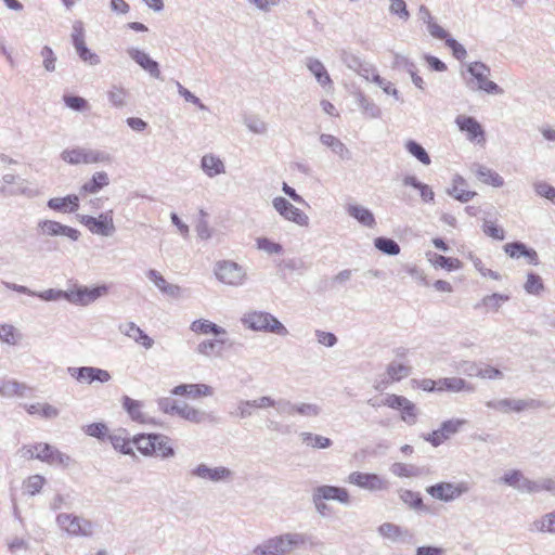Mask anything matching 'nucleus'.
I'll return each instance as SVG.
<instances>
[{
  "label": "nucleus",
  "instance_id": "nucleus-1",
  "mask_svg": "<svg viewBox=\"0 0 555 555\" xmlns=\"http://www.w3.org/2000/svg\"><path fill=\"white\" fill-rule=\"evenodd\" d=\"M461 76L466 88L473 92L483 91L488 94H503L504 90L489 79L490 67L482 62H473L467 65Z\"/></svg>",
  "mask_w": 555,
  "mask_h": 555
},
{
  "label": "nucleus",
  "instance_id": "nucleus-2",
  "mask_svg": "<svg viewBox=\"0 0 555 555\" xmlns=\"http://www.w3.org/2000/svg\"><path fill=\"white\" fill-rule=\"evenodd\" d=\"M306 542V534L286 532L266 540L254 550L253 555H291L293 552L304 546Z\"/></svg>",
  "mask_w": 555,
  "mask_h": 555
},
{
  "label": "nucleus",
  "instance_id": "nucleus-3",
  "mask_svg": "<svg viewBox=\"0 0 555 555\" xmlns=\"http://www.w3.org/2000/svg\"><path fill=\"white\" fill-rule=\"evenodd\" d=\"M242 324L254 332L272 333L279 336L288 335V330L271 313L266 311H248L241 318Z\"/></svg>",
  "mask_w": 555,
  "mask_h": 555
},
{
  "label": "nucleus",
  "instance_id": "nucleus-4",
  "mask_svg": "<svg viewBox=\"0 0 555 555\" xmlns=\"http://www.w3.org/2000/svg\"><path fill=\"white\" fill-rule=\"evenodd\" d=\"M21 452L24 457L37 459L49 465H56L63 468L69 467L74 462L69 455L61 452L55 447L43 442H39L34 446H24Z\"/></svg>",
  "mask_w": 555,
  "mask_h": 555
},
{
  "label": "nucleus",
  "instance_id": "nucleus-5",
  "mask_svg": "<svg viewBox=\"0 0 555 555\" xmlns=\"http://www.w3.org/2000/svg\"><path fill=\"white\" fill-rule=\"evenodd\" d=\"M64 162L70 165H90V164H111L113 157L111 154L101 150H93L88 147H74L64 150L61 154Z\"/></svg>",
  "mask_w": 555,
  "mask_h": 555
},
{
  "label": "nucleus",
  "instance_id": "nucleus-6",
  "mask_svg": "<svg viewBox=\"0 0 555 555\" xmlns=\"http://www.w3.org/2000/svg\"><path fill=\"white\" fill-rule=\"evenodd\" d=\"M57 526L70 537L90 538L94 532V524L82 516L61 513L56 516Z\"/></svg>",
  "mask_w": 555,
  "mask_h": 555
},
{
  "label": "nucleus",
  "instance_id": "nucleus-7",
  "mask_svg": "<svg viewBox=\"0 0 555 555\" xmlns=\"http://www.w3.org/2000/svg\"><path fill=\"white\" fill-rule=\"evenodd\" d=\"M215 275L221 283L230 286H242L247 280L246 269L233 260L218 261Z\"/></svg>",
  "mask_w": 555,
  "mask_h": 555
},
{
  "label": "nucleus",
  "instance_id": "nucleus-8",
  "mask_svg": "<svg viewBox=\"0 0 555 555\" xmlns=\"http://www.w3.org/2000/svg\"><path fill=\"white\" fill-rule=\"evenodd\" d=\"M113 214V210H107L99 217L78 215L77 218L92 234L108 237L116 232Z\"/></svg>",
  "mask_w": 555,
  "mask_h": 555
},
{
  "label": "nucleus",
  "instance_id": "nucleus-9",
  "mask_svg": "<svg viewBox=\"0 0 555 555\" xmlns=\"http://www.w3.org/2000/svg\"><path fill=\"white\" fill-rule=\"evenodd\" d=\"M469 491L466 482L441 481L426 488V492L434 499L442 502H452Z\"/></svg>",
  "mask_w": 555,
  "mask_h": 555
},
{
  "label": "nucleus",
  "instance_id": "nucleus-10",
  "mask_svg": "<svg viewBox=\"0 0 555 555\" xmlns=\"http://www.w3.org/2000/svg\"><path fill=\"white\" fill-rule=\"evenodd\" d=\"M72 42L76 50V53L80 60L91 66L99 65L101 63L100 56L91 52L85 41L83 25L80 21H77L73 25Z\"/></svg>",
  "mask_w": 555,
  "mask_h": 555
},
{
  "label": "nucleus",
  "instance_id": "nucleus-11",
  "mask_svg": "<svg viewBox=\"0 0 555 555\" xmlns=\"http://www.w3.org/2000/svg\"><path fill=\"white\" fill-rule=\"evenodd\" d=\"M272 206L285 220L292 221L300 227H307L309 224V217L282 196L274 197Z\"/></svg>",
  "mask_w": 555,
  "mask_h": 555
},
{
  "label": "nucleus",
  "instance_id": "nucleus-12",
  "mask_svg": "<svg viewBox=\"0 0 555 555\" xmlns=\"http://www.w3.org/2000/svg\"><path fill=\"white\" fill-rule=\"evenodd\" d=\"M67 372L73 378L81 384H92L93 382L105 384L112 378L108 371L94 366H69Z\"/></svg>",
  "mask_w": 555,
  "mask_h": 555
},
{
  "label": "nucleus",
  "instance_id": "nucleus-13",
  "mask_svg": "<svg viewBox=\"0 0 555 555\" xmlns=\"http://www.w3.org/2000/svg\"><path fill=\"white\" fill-rule=\"evenodd\" d=\"M189 475L192 478H197L201 480L220 482L230 480L233 476V473L224 466L209 467L208 465L201 463L193 467L189 472Z\"/></svg>",
  "mask_w": 555,
  "mask_h": 555
},
{
  "label": "nucleus",
  "instance_id": "nucleus-14",
  "mask_svg": "<svg viewBox=\"0 0 555 555\" xmlns=\"http://www.w3.org/2000/svg\"><path fill=\"white\" fill-rule=\"evenodd\" d=\"M107 293L105 285L89 288L87 286H76L68 289L67 301L77 306H88Z\"/></svg>",
  "mask_w": 555,
  "mask_h": 555
},
{
  "label": "nucleus",
  "instance_id": "nucleus-15",
  "mask_svg": "<svg viewBox=\"0 0 555 555\" xmlns=\"http://www.w3.org/2000/svg\"><path fill=\"white\" fill-rule=\"evenodd\" d=\"M486 405L490 409H494L503 413H508L511 411L521 412L527 409H538L542 406V403L535 399L524 400L505 398L487 401Z\"/></svg>",
  "mask_w": 555,
  "mask_h": 555
},
{
  "label": "nucleus",
  "instance_id": "nucleus-16",
  "mask_svg": "<svg viewBox=\"0 0 555 555\" xmlns=\"http://www.w3.org/2000/svg\"><path fill=\"white\" fill-rule=\"evenodd\" d=\"M37 230L44 236H66L74 242L78 241L81 235L75 228L48 219L40 220L37 224Z\"/></svg>",
  "mask_w": 555,
  "mask_h": 555
},
{
  "label": "nucleus",
  "instance_id": "nucleus-17",
  "mask_svg": "<svg viewBox=\"0 0 555 555\" xmlns=\"http://www.w3.org/2000/svg\"><path fill=\"white\" fill-rule=\"evenodd\" d=\"M348 480L369 491H383L389 488L388 481L377 474L353 472L349 475Z\"/></svg>",
  "mask_w": 555,
  "mask_h": 555
},
{
  "label": "nucleus",
  "instance_id": "nucleus-18",
  "mask_svg": "<svg viewBox=\"0 0 555 555\" xmlns=\"http://www.w3.org/2000/svg\"><path fill=\"white\" fill-rule=\"evenodd\" d=\"M126 52L128 56L152 78L163 79L158 62L153 60L145 51L130 47L127 48Z\"/></svg>",
  "mask_w": 555,
  "mask_h": 555
},
{
  "label": "nucleus",
  "instance_id": "nucleus-19",
  "mask_svg": "<svg viewBox=\"0 0 555 555\" xmlns=\"http://www.w3.org/2000/svg\"><path fill=\"white\" fill-rule=\"evenodd\" d=\"M459 129L466 134L468 141L485 142V130L478 120L472 116L459 115L455 118Z\"/></svg>",
  "mask_w": 555,
  "mask_h": 555
},
{
  "label": "nucleus",
  "instance_id": "nucleus-20",
  "mask_svg": "<svg viewBox=\"0 0 555 555\" xmlns=\"http://www.w3.org/2000/svg\"><path fill=\"white\" fill-rule=\"evenodd\" d=\"M146 278L159 289L160 293L170 298L179 299L183 296V289L177 284H171L155 269L146 272Z\"/></svg>",
  "mask_w": 555,
  "mask_h": 555
},
{
  "label": "nucleus",
  "instance_id": "nucleus-21",
  "mask_svg": "<svg viewBox=\"0 0 555 555\" xmlns=\"http://www.w3.org/2000/svg\"><path fill=\"white\" fill-rule=\"evenodd\" d=\"M271 404L272 398L270 396H262L254 400H240L232 414L244 420L250 417L255 409H268Z\"/></svg>",
  "mask_w": 555,
  "mask_h": 555
},
{
  "label": "nucleus",
  "instance_id": "nucleus-22",
  "mask_svg": "<svg viewBox=\"0 0 555 555\" xmlns=\"http://www.w3.org/2000/svg\"><path fill=\"white\" fill-rule=\"evenodd\" d=\"M2 182L9 185L8 188L2 186V193L8 192L12 195L22 194L28 197H33L37 194V192L29 186V183L18 176L5 173L2 176Z\"/></svg>",
  "mask_w": 555,
  "mask_h": 555
},
{
  "label": "nucleus",
  "instance_id": "nucleus-23",
  "mask_svg": "<svg viewBox=\"0 0 555 555\" xmlns=\"http://www.w3.org/2000/svg\"><path fill=\"white\" fill-rule=\"evenodd\" d=\"M325 501H337L340 504L349 505L351 498L347 489L336 486L323 485L314 489Z\"/></svg>",
  "mask_w": 555,
  "mask_h": 555
},
{
  "label": "nucleus",
  "instance_id": "nucleus-24",
  "mask_svg": "<svg viewBox=\"0 0 555 555\" xmlns=\"http://www.w3.org/2000/svg\"><path fill=\"white\" fill-rule=\"evenodd\" d=\"M212 392V388L206 384H181L171 390L175 396H188L192 399L208 397Z\"/></svg>",
  "mask_w": 555,
  "mask_h": 555
},
{
  "label": "nucleus",
  "instance_id": "nucleus-25",
  "mask_svg": "<svg viewBox=\"0 0 555 555\" xmlns=\"http://www.w3.org/2000/svg\"><path fill=\"white\" fill-rule=\"evenodd\" d=\"M47 206L50 209L62 214L75 212L79 208V196L76 194H69L65 197H53L48 201Z\"/></svg>",
  "mask_w": 555,
  "mask_h": 555
},
{
  "label": "nucleus",
  "instance_id": "nucleus-26",
  "mask_svg": "<svg viewBox=\"0 0 555 555\" xmlns=\"http://www.w3.org/2000/svg\"><path fill=\"white\" fill-rule=\"evenodd\" d=\"M346 211L363 227L369 229L376 227L374 214L369 208L359 204H349L346 206Z\"/></svg>",
  "mask_w": 555,
  "mask_h": 555
},
{
  "label": "nucleus",
  "instance_id": "nucleus-27",
  "mask_svg": "<svg viewBox=\"0 0 555 555\" xmlns=\"http://www.w3.org/2000/svg\"><path fill=\"white\" fill-rule=\"evenodd\" d=\"M466 185V180L462 176L455 175L452 179V185L447 190V193L461 203H467L473 199L477 193L475 191L464 190L463 188Z\"/></svg>",
  "mask_w": 555,
  "mask_h": 555
},
{
  "label": "nucleus",
  "instance_id": "nucleus-28",
  "mask_svg": "<svg viewBox=\"0 0 555 555\" xmlns=\"http://www.w3.org/2000/svg\"><path fill=\"white\" fill-rule=\"evenodd\" d=\"M472 171L476 175L479 181L494 188H501L504 184L503 178L491 168L481 164H473Z\"/></svg>",
  "mask_w": 555,
  "mask_h": 555
},
{
  "label": "nucleus",
  "instance_id": "nucleus-29",
  "mask_svg": "<svg viewBox=\"0 0 555 555\" xmlns=\"http://www.w3.org/2000/svg\"><path fill=\"white\" fill-rule=\"evenodd\" d=\"M410 373H411L410 366L399 363V362H396V361H392L387 365V369H386V374L388 376V380L378 383L375 386V389L383 390L384 388H386L387 384L392 383V382H399L402 378L408 377L410 375Z\"/></svg>",
  "mask_w": 555,
  "mask_h": 555
},
{
  "label": "nucleus",
  "instance_id": "nucleus-30",
  "mask_svg": "<svg viewBox=\"0 0 555 555\" xmlns=\"http://www.w3.org/2000/svg\"><path fill=\"white\" fill-rule=\"evenodd\" d=\"M201 168L209 178L225 173V165L223 160L215 154H205L201 159Z\"/></svg>",
  "mask_w": 555,
  "mask_h": 555
},
{
  "label": "nucleus",
  "instance_id": "nucleus-31",
  "mask_svg": "<svg viewBox=\"0 0 555 555\" xmlns=\"http://www.w3.org/2000/svg\"><path fill=\"white\" fill-rule=\"evenodd\" d=\"M119 330L122 334L142 345L145 349H150L154 345V340L133 322L120 325Z\"/></svg>",
  "mask_w": 555,
  "mask_h": 555
},
{
  "label": "nucleus",
  "instance_id": "nucleus-32",
  "mask_svg": "<svg viewBox=\"0 0 555 555\" xmlns=\"http://www.w3.org/2000/svg\"><path fill=\"white\" fill-rule=\"evenodd\" d=\"M320 142L328 147L334 154H336L343 160H349L351 153L345 143L337 137L328 133H322L320 135Z\"/></svg>",
  "mask_w": 555,
  "mask_h": 555
},
{
  "label": "nucleus",
  "instance_id": "nucleus-33",
  "mask_svg": "<svg viewBox=\"0 0 555 555\" xmlns=\"http://www.w3.org/2000/svg\"><path fill=\"white\" fill-rule=\"evenodd\" d=\"M179 416L185 421L193 423V424H202L205 422L214 421V416L211 413H208L201 409L193 408L185 402L181 403V410L179 411Z\"/></svg>",
  "mask_w": 555,
  "mask_h": 555
},
{
  "label": "nucleus",
  "instance_id": "nucleus-34",
  "mask_svg": "<svg viewBox=\"0 0 555 555\" xmlns=\"http://www.w3.org/2000/svg\"><path fill=\"white\" fill-rule=\"evenodd\" d=\"M451 391V392H461L467 391L473 392L475 388L468 384L465 379L460 377H444L438 380L437 391Z\"/></svg>",
  "mask_w": 555,
  "mask_h": 555
},
{
  "label": "nucleus",
  "instance_id": "nucleus-35",
  "mask_svg": "<svg viewBox=\"0 0 555 555\" xmlns=\"http://www.w3.org/2000/svg\"><path fill=\"white\" fill-rule=\"evenodd\" d=\"M377 532L385 539L391 542L404 541L410 538L409 530L403 529L392 522H384L377 528Z\"/></svg>",
  "mask_w": 555,
  "mask_h": 555
},
{
  "label": "nucleus",
  "instance_id": "nucleus-36",
  "mask_svg": "<svg viewBox=\"0 0 555 555\" xmlns=\"http://www.w3.org/2000/svg\"><path fill=\"white\" fill-rule=\"evenodd\" d=\"M122 408L127 411L132 421L146 423L149 417L143 412V402L128 396L122 397Z\"/></svg>",
  "mask_w": 555,
  "mask_h": 555
},
{
  "label": "nucleus",
  "instance_id": "nucleus-37",
  "mask_svg": "<svg viewBox=\"0 0 555 555\" xmlns=\"http://www.w3.org/2000/svg\"><path fill=\"white\" fill-rule=\"evenodd\" d=\"M109 184L108 175L105 171H96L92 178L83 183L80 192L83 194H95Z\"/></svg>",
  "mask_w": 555,
  "mask_h": 555
},
{
  "label": "nucleus",
  "instance_id": "nucleus-38",
  "mask_svg": "<svg viewBox=\"0 0 555 555\" xmlns=\"http://www.w3.org/2000/svg\"><path fill=\"white\" fill-rule=\"evenodd\" d=\"M190 330L197 334H214L215 336H223L227 334L225 328L205 319L195 320L191 323Z\"/></svg>",
  "mask_w": 555,
  "mask_h": 555
},
{
  "label": "nucleus",
  "instance_id": "nucleus-39",
  "mask_svg": "<svg viewBox=\"0 0 555 555\" xmlns=\"http://www.w3.org/2000/svg\"><path fill=\"white\" fill-rule=\"evenodd\" d=\"M403 185L412 186L420 191V195L423 202L425 203H434L435 193L433 189L420 180L415 176H405L402 180Z\"/></svg>",
  "mask_w": 555,
  "mask_h": 555
},
{
  "label": "nucleus",
  "instance_id": "nucleus-40",
  "mask_svg": "<svg viewBox=\"0 0 555 555\" xmlns=\"http://www.w3.org/2000/svg\"><path fill=\"white\" fill-rule=\"evenodd\" d=\"M306 65L321 86H326L332 82L326 68L324 67L321 61H319L318 59L308 57L306 61Z\"/></svg>",
  "mask_w": 555,
  "mask_h": 555
},
{
  "label": "nucleus",
  "instance_id": "nucleus-41",
  "mask_svg": "<svg viewBox=\"0 0 555 555\" xmlns=\"http://www.w3.org/2000/svg\"><path fill=\"white\" fill-rule=\"evenodd\" d=\"M530 531L540 533H555V512L544 514L530 525Z\"/></svg>",
  "mask_w": 555,
  "mask_h": 555
},
{
  "label": "nucleus",
  "instance_id": "nucleus-42",
  "mask_svg": "<svg viewBox=\"0 0 555 555\" xmlns=\"http://www.w3.org/2000/svg\"><path fill=\"white\" fill-rule=\"evenodd\" d=\"M30 415H40L46 420H54L59 416L60 411L52 404L49 403H34L26 408Z\"/></svg>",
  "mask_w": 555,
  "mask_h": 555
},
{
  "label": "nucleus",
  "instance_id": "nucleus-43",
  "mask_svg": "<svg viewBox=\"0 0 555 555\" xmlns=\"http://www.w3.org/2000/svg\"><path fill=\"white\" fill-rule=\"evenodd\" d=\"M509 297L507 295L494 293L492 295L485 296L480 302L475 305V309H480L481 307H485L487 311H498L502 304L507 301Z\"/></svg>",
  "mask_w": 555,
  "mask_h": 555
},
{
  "label": "nucleus",
  "instance_id": "nucleus-44",
  "mask_svg": "<svg viewBox=\"0 0 555 555\" xmlns=\"http://www.w3.org/2000/svg\"><path fill=\"white\" fill-rule=\"evenodd\" d=\"M429 261L435 266L449 271L456 270L461 267V261L456 258H449L435 253L427 254Z\"/></svg>",
  "mask_w": 555,
  "mask_h": 555
},
{
  "label": "nucleus",
  "instance_id": "nucleus-45",
  "mask_svg": "<svg viewBox=\"0 0 555 555\" xmlns=\"http://www.w3.org/2000/svg\"><path fill=\"white\" fill-rule=\"evenodd\" d=\"M153 440L155 441V453L162 459H169L176 454L175 449L170 444L169 437L157 434L156 438H153Z\"/></svg>",
  "mask_w": 555,
  "mask_h": 555
},
{
  "label": "nucleus",
  "instance_id": "nucleus-46",
  "mask_svg": "<svg viewBox=\"0 0 555 555\" xmlns=\"http://www.w3.org/2000/svg\"><path fill=\"white\" fill-rule=\"evenodd\" d=\"M374 246L379 251H382L383 254L388 255V256H397L398 254H400V246L392 238H388V237H384V236L376 237L374 240Z\"/></svg>",
  "mask_w": 555,
  "mask_h": 555
},
{
  "label": "nucleus",
  "instance_id": "nucleus-47",
  "mask_svg": "<svg viewBox=\"0 0 555 555\" xmlns=\"http://www.w3.org/2000/svg\"><path fill=\"white\" fill-rule=\"evenodd\" d=\"M157 434L140 435L134 438L133 443L137 449L144 455H152L155 453V441Z\"/></svg>",
  "mask_w": 555,
  "mask_h": 555
},
{
  "label": "nucleus",
  "instance_id": "nucleus-48",
  "mask_svg": "<svg viewBox=\"0 0 555 555\" xmlns=\"http://www.w3.org/2000/svg\"><path fill=\"white\" fill-rule=\"evenodd\" d=\"M405 150L425 166L430 165L431 160L426 150L416 141L409 140L405 142Z\"/></svg>",
  "mask_w": 555,
  "mask_h": 555
},
{
  "label": "nucleus",
  "instance_id": "nucleus-49",
  "mask_svg": "<svg viewBox=\"0 0 555 555\" xmlns=\"http://www.w3.org/2000/svg\"><path fill=\"white\" fill-rule=\"evenodd\" d=\"M502 481L524 493L527 477L519 470H512L504 474Z\"/></svg>",
  "mask_w": 555,
  "mask_h": 555
},
{
  "label": "nucleus",
  "instance_id": "nucleus-50",
  "mask_svg": "<svg viewBox=\"0 0 555 555\" xmlns=\"http://www.w3.org/2000/svg\"><path fill=\"white\" fill-rule=\"evenodd\" d=\"M243 122L255 134H266L268 131V124L256 115H246Z\"/></svg>",
  "mask_w": 555,
  "mask_h": 555
},
{
  "label": "nucleus",
  "instance_id": "nucleus-51",
  "mask_svg": "<svg viewBox=\"0 0 555 555\" xmlns=\"http://www.w3.org/2000/svg\"><path fill=\"white\" fill-rule=\"evenodd\" d=\"M466 424V420L451 418L441 423L439 429L443 433L446 440L450 439L453 435L457 434L462 426Z\"/></svg>",
  "mask_w": 555,
  "mask_h": 555
},
{
  "label": "nucleus",
  "instance_id": "nucleus-52",
  "mask_svg": "<svg viewBox=\"0 0 555 555\" xmlns=\"http://www.w3.org/2000/svg\"><path fill=\"white\" fill-rule=\"evenodd\" d=\"M23 340V334L13 325L2 324V343L17 346Z\"/></svg>",
  "mask_w": 555,
  "mask_h": 555
},
{
  "label": "nucleus",
  "instance_id": "nucleus-53",
  "mask_svg": "<svg viewBox=\"0 0 555 555\" xmlns=\"http://www.w3.org/2000/svg\"><path fill=\"white\" fill-rule=\"evenodd\" d=\"M127 90L119 86H112V88L107 92V98L111 104L115 107H124L127 102Z\"/></svg>",
  "mask_w": 555,
  "mask_h": 555
},
{
  "label": "nucleus",
  "instance_id": "nucleus-54",
  "mask_svg": "<svg viewBox=\"0 0 555 555\" xmlns=\"http://www.w3.org/2000/svg\"><path fill=\"white\" fill-rule=\"evenodd\" d=\"M269 408H275L278 414L293 416L296 414L297 403H293L292 401L281 398L275 400L272 398V404Z\"/></svg>",
  "mask_w": 555,
  "mask_h": 555
},
{
  "label": "nucleus",
  "instance_id": "nucleus-55",
  "mask_svg": "<svg viewBox=\"0 0 555 555\" xmlns=\"http://www.w3.org/2000/svg\"><path fill=\"white\" fill-rule=\"evenodd\" d=\"M302 441L308 446L319 449H326L332 446V440L327 437H323L321 435H314L311 433H302L301 434Z\"/></svg>",
  "mask_w": 555,
  "mask_h": 555
},
{
  "label": "nucleus",
  "instance_id": "nucleus-56",
  "mask_svg": "<svg viewBox=\"0 0 555 555\" xmlns=\"http://www.w3.org/2000/svg\"><path fill=\"white\" fill-rule=\"evenodd\" d=\"M401 410V420L408 425H414L417 422L418 411L416 405L410 401L408 398L405 399V403L400 408Z\"/></svg>",
  "mask_w": 555,
  "mask_h": 555
},
{
  "label": "nucleus",
  "instance_id": "nucleus-57",
  "mask_svg": "<svg viewBox=\"0 0 555 555\" xmlns=\"http://www.w3.org/2000/svg\"><path fill=\"white\" fill-rule=\"evenodd\" d=\"M44 483V477L40 475H33L24 481L23 488L25 493L29 495H35L41 491Z\"/></svg>",
  "mask_w": 555,
  "mask_h": 555
},
{
  "label": "nucleus",
  "instance_id": "nucleus-58",
  "mask_svg": "<svg viewBox=\"0 0 555 555\" xmlns=\"http://www.w3.org/2000/svg\"><path fill=\"white\" fill-rule=\"evenodd\" d=\"M196 352L206 358L221 354V350L218 348V341H214V339H205L201 341L196 347Z\"/></svg>",
  "mask_w": 555,
  "mask_h": 555
},
{
  "label": "nucleus",
  "instance_id": "nucleus-59",
  "mask_svg": "<svg viewBox=\"0 0 555 555\" xmlns=\"http://www.w3.org/2000/svg\"><path fill=\"white\" fill-rule=\"evenodd\" d=\"M400 499L404 504L410 506L413 509H421L424 507L423 499L418 492H414L411 490H401Z\"/></svg>",
  "mask_w": 555,
  "mask_h": 555
},
{
  "label": "nucleus",
  "instance_id": "nucleus-60",
  "mask_svg": "<svg viewBox=\"0 0 555 555\" xmlns=\"http://www.w3.org/2000/svg\"><path fill=\"white\" fill-rule=\"evenodd\" d=\"M390 472L398 477H414L420 474V469L417 467L404 463L392 464Z\"/></svg>",
  "mask_w": 555,
  "mask_h": 555
},
{
  "label": "nucleus",
  "instance_id": "nucleus-61",
  "mask_svg": "<svg viewBox=\"0 0 555 555\" xmlns=\"http://www.w3.org/2000/svg\"><path fill=\"white\" fill-rule=\"evenodd\" d=\"M524 288L528 294H540V292H542L544 288L541 276L535 273H529L527 275V281L524 285Z\"/></svg>",
  "mask_w": 555,
  "mask_h": 555
},
{
  "label": "nucleus",
  "instance_id": "nucleus-62",
  "mask_svg": "<svg viewBox=\"0 0 555 555\" xmlns=\"http://www.w3.org/2000/svg\"><path fill=\"white\" fill-rule=\"evenodd\" d=\"M359 107L370 118L380 117V114H382L380 108L374 102L370 101L369 99H366L363 95H360V98H359Z\"/></svg>",
  "mask_w": 555,
  "mask_h": 555
},
{
  "label": "nucleus",
  "instance_id": "nucleus-63",
  "mask_svg": "<svg viewBox=\"0 0 555 555\" xmlns=\"http://www.w3.org/2000/svg\"><path fill=\"white\" fill-rule=\"evenodd\" d=\"M389 12L392 15L398 16L400 20L406 22L410 18V12L406 9L404 0H389Z\"/></svg>",
  "mask_w": 555,
  "mask_h": 555
},
{
  "label": "nucleus",
  "instance_id": "nucleus-64",
  "mask_svg": "<svg viewBox=\"0 0 555 555\" xmlns=\"http://www.w3.org/2000/svg\"><path fill=\"white\" fill-rule=\"evenodd\" d=\"M257 247L269 255H279L283 251L281 244L275 243L267 237L257 238Z\"/></svg>",
  "mask_w": 555,
  "mask_h": 555
}]
</instances>
